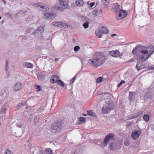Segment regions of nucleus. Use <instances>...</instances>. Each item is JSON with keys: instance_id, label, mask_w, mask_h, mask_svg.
<instances>
[{"instance_id": "nucleus-40", "label": "nucleus", "mask_w": 154, "mask_h": 154, "mask_svg": "<svg viewBox=\"0 0 154 154\" xmlns=\"http://www.w3.org/2000/svg\"><path fill=\"white\" fill-rule=\"evenodd\" d=\"M61 26V28H63L66 29L67 28H68V26L67 24L63 22H62V25Z\"/></svg>"}, {"instance_id": "nucleus-9", "label": "nucleus", "mask_w": 154, "mask_h": 154, "mask_svg": "<svg viewBox=\"0 0 154 154\" xmlns=\"http://www.w3.org/2000/svg\"><path fill=\"white\" fill-rule=\"evenodd\" d=\"M56 16V14L53 13L45 12L44 14V18L48 20H50L53 19Z\"/></svg>"}, {"instance_id": "nucleus-62", "label": "nucleus", "mask_w": 154, "mask_h": 154, "mask_svg": "<svg viewBox=\"0 0 154 154\" xmlns=\"http://www.w3.org/2000/svg\"><path fill=\"white\" fill-rule=\"evenodd\" d=\"M55 61H58V59L57 58H55Z\"/></svg>"}, {"instance_id": "nucleus-21", "label": "nucleus", "mask_w": 154, "mask_h": 154, "mask_svg": "<svg viewBox=\"0 0 154 154\" xmlns=\"http://www.w3.org/2000/svg\"><path fill=\"white\" fill-rule=\"evenodd\" d=\"M52 25H54L55 26L59 27L61 28L62 22L60 21L55 23L53 22L52 23Z\"/></svg>"}, {"instance_id": "nucleus-25", "label": "nucleus", "mask_w": 154, "mask_h": 154, "mask_svg": "<svg viewBox=\"0 0 154 154\" xmlns=\"http://www.w3.org/2000/svg\"><path fill=\"white\" fill-rule=\"evenodd\" d=\"M141 63H143V62H141ZM142 64V63H141L140 62H137V64L136 65V68L138 70H139L142 69L143 67L141 64Z\"/></svg>"}, {"instance_id": "nucleus-55", "label": "nucleus", "mask_w": 154, "mask_h": 154, "mask_svg": "<svg viewBox=\"0 0 154 154\" xmlns=\"http://www.w3.org/2000/svg\"><path fill=\"white\" fill-rule=\"evenodd\" d=\"M8 67L6 66H5V71L6 72H7L8 70Z\"/></svg>"}, {"instance_id": "nucleus-27", "label": "nucleus", "mask_w": 154, "mask_h": 154, "mask_svg": "<svg viewBox=\"0 0 154 154\" xmlns=\"http://www.w3.org/2000/svg\"><path fill=\"white\" fill-rule=\"evenodd\" d=\"M26 103L25 102L22 103L18 104L16 108L17 109H19L21 107L26 106Z\"/></svg>"}, {"instance_id": "nucleus-44", "label": "nucleus", "mask_w": 154, "mask_h": 154, "mask_svg": "<svg viewBox=\"0 0 154 154\" xmlns=\"http://www.w3.org/2000/svg\"><path fill=\"white\" fill-rule=\"evenodd\" d=\"M79 46L76 45L74 47V50L75 51H77L79 50Z\"/></svg>"}, {"instance_id": "nucleus-54", "label": "nucleus", "mask_w": 154, "mask_h": 154, "mask_svg": "<svg viewBox=\"0 0 154 154\" xmlns=\"http://www.w3.org/2000/svg\"><path fill=\"white\" fill-rule=\"evenodd\" d=\"M27 32L29 33V32H30L31 31V28H29L27 29Z\"/></svg>"}, {"instance_id": "nucleus-29", "label": "nucleus", "mask_w": 154, "mask_h": 154, "mask_svg": "<svg viewBox=\"0 0 154 154\" xmlns=\"http://www.w3.org/2000/svg\"><path fill=\"white\" fill-rule=\"evenodd\" d=\"M52 152V150L49 148H46L45 149V151H44V153L45 154H50Z\"/></svg>"}, {"instance_id": "nucleus-12", "label": "nucleus", "mask_w": 154, "mask_h": 154, "mask_svg": "<svg viewBox=\"0 0 154 154\" xmlns=\"http://www.w3.org/2000/svg\"><path fill=\"white\" fill-rule=\"evenodd\" d=\"M120 5L117 3H115V6L112 9L113 11L116 12L117 13L121 12L123 10L121 9Z\"/></svg>"}, {"instance_id": "nucleus-28", "label": "nucleus", "mask_w": 154, "mask_h": 154, "mask_svg": "<svg viewBox=\"0 0 154 154\" xmlns=\"http://www.w3.org/2000/svg\"><path fill=\"white\" fill-rule=\"evenodd\" d=\"M39 121V117L38 116H36L34 119V125H36L38 122Z\"/></svg>"}, {"instance_id": "nucleus-8", "label": "nucleus", "mask_w": 154, "mask_h": 154, "mask_svg": "<svg viewBox=\"0 0 154 154\" xmlns=\"http://www.w3.org/2000/svg\"><path fill=\"white\" fill-rule=\"evenodd\" d=\"M118 13L119 14L117 13L115 16L116 19L118 20H121L124 18L128 15L127 12L124 10Z\"/></svg>"}, {"instance_id": "nucleus-50", "label": "nucleus", "mask_w": 154, "mask_h": 154, "mask_svg": "<svg viewBox=\"0 0 154 154\" xmlns=\"http://www.w3.org/2000/svg\"><path fill=\"white\" fill-rule=\"evenodd\" d=\"M95 5L94 2H91L89 4L90 6L91 7H92L94 6Z\"/></svg>"}, {"instance_id": "nucleus-48", "label": "nucleus", "mask_w": 154, "mask_h": 154, "mask_svg": "<svg viewBox=\"0 0 154 154\" xmlns=\"http://www.w3.org/2000/svg\"><path fill=\"white\" fill-rule=\"evenodd\" d=\"M146 96L147 98L148 99H151L152 96H150V95H149V94L148 93H146Z\"/></svg>"}, {"instance_id": "nucleus-57", "label": "nucleus", "mask_w": 154, "mask_h": 154, "mask_svg": "<svg viewBox=\"0 0 154 154\" xmlns=\"http://www.w3.org/2000/svg\"><path fill=\"white\" fill-rule=\"evenodd\" d=\"M94 12L95 13L97 14L98 12V11L97 10H95L94 11Z\"/></svg>"}, {"instance_id": "nucleus-61", "label": "nucleus", "mask_w": 154, "mask_h": 154, "mask_svg": "<svg viewBox=\"0 0 154 154\" xmlns=\"http://www.w3.org/2000/svg\"><path fill=\"white\" fill-rule=\"evenodd\" d=\"M87 115H88V114H86L85 113H83L82 115V116H86Z\"/></svg>"}, {"instance_id": "nucleus-14", "label": "nucleus", "mask_w": 154, "mask_h": 154, "mask_svg": "<svg viewBox=\"0 0 154 154\" xmlns=\"http://www.w3.org/2000/svg\"><path fill=\"white\" fill-rule=\"evenodd\" d=\"M136 93L135 92H129L128 98L130 101H133L135 98V95Z\"/></svg>"}, {"instance_id": "nucleus-60", "label": "nucleus", "mask_w": 154, "mask_h": 154, "mask_svg": "<svg viewBox=\"0 0 154 154\" xmlns=\"http://www.w3.org/2000/svg\"><path fill=\"white\" fill-rule=\"evenodd\" d=\"M116 35V34H113L111 35V36L112 37H113Z\"/></svg>"}, {"instance_id": "nucleus-32", "label": "nucleus", "mask_w": 154, "mask_h": 154, "mask_svg": "<svg viewBox=\"0 0 154 154\" xmlns=\"http://www.w3.org/2000/svg\"><path fill=\"white\" fill-rule=\"evenodd\" d=\"M109 145L110 149L112 150H114L115 146L114 143L112 142H111L109 143Z\"/></svg>"}, {"instance_id": "nucleus-53", "label": "nucleus", "mask_w": 154, "mask_h": 154, "mask_svg": "<svg viewBox=\"0 0 154 154\" xmlns=\"http://www.w3.org/2000/svg\"><path fill=\"white\" fill-rule=\"evenodd\" d=\"M103 4L105 6H107V5L108 4V2H103Z\"/></svg>"}, {"instance_id": "nucleus-38", "label": "nucleus", "mask_w": 154, "mask_h": 154, "mask_svg": "<svg viewBox=\"0 0 154 154\" xmlns=\"http://www.w3.org/2000/svg\"><path fill=\"white\" fill-rule=\"evenodd\" d=\"M103 78L102 77H98L96 80V82L97 83H99L101 82L103 80Z\"/></svg>"}, {"instance_id": "nucleus-17", "label": "nucleus", "mask_w": 154, "mask_h": 154, "mask_svg": "<svg viewBox=\"0 0 154 154\" xmlns=\"http://www.w3.org/2000/svg\"><path fill=\"white\" fill-rule=\"evenodd\" d=\"M21 84L18 83H16V85L14 88V90L15 91H17L20 90L21 88Z\"/></svg>"}, {"instance_id": "nucleus-26", "label": "nucleus", "mask_w": 154, "mask_h": 154, "mask_svg": "<svg viewBox=\"0 0 154 154\" xmlns=\"http://www.w3.org/2000/svg\"><path fill=\"white\" fill-rule=\"evenodd\" d=\"M87 112H88L87 114L89 116H93L94 117L96 116V115L95 112H94V111L93 110H89L88 111H87Z\"/></svg>"}, {"instance_id": "nucleus-63", "label": "nucleus", "mask_w": 154, "mask_h": 154, "mask_svg": "<svg viewBox=\"0 0 154 154\" xmlns=\"http://www.w3.org/2000/svg\"><path fill=\"white\" fill-rule=\"evenodd\" d=\"M154 68V67H153V66H150V67H149L150 69V68Z\"/></svg>"}, {"instance_id": "nucleus-41", "label": "nucleus", "mask_w": 154, "mask_h": 154, "mask_svg": "<svg viewBox=\"0 0 154 154\" xmlns=\"http://www.w3.org/2000/svg\"><path fill=\"white\" fill-rule=\"evenodd\" d=\"M79 121L82 123L84 122H85V119L84 117H80L79 118Z\"/></svg>"}, {"instance_id": "nucleus-6", "label": "nucleus", "mask_w": 154, "mask_h": 154, "mask_svg": "<svg viewBox=\"0 0 154 154\" xmlns=\"http://www.w3.org/2000/svg\"><path fill=\"white\" fill-rule=\"evenodd\" d=\"M113 108V104L110 102H106L104 104L102 108V110L104 114L107 113Z\"/></svg>"}, {"instance_id": "nucleus-1", "label": "nucleus", "mask_w": 154, "mask_h": 154, "mask_svg": "<svg viewBox=\"0 0 154 154\" xmlns=\"http://www.w3.org/2000/svg\"><path fill=\"white\" fill-rule=\"evenodd\" d=\"M154 52V47L152 45L146 47L141 45H138L132 51L136 59L144 62L148 59Z\"/></svg>"}, {"instance_id": "nucleus-31", "label": "nucleus", "mask_w": 154, "mask_h": 154, "mask_svg": "<svg viewBox=\"0 0 154 154\" xmlns=\"http://www.w3.org/2000/svg\"><path fill=\"white\" fill-rule=\"evenodd\" d=\"M102 33V34H106L108 32V30L104 27L100 28Z\"/></svg>"}, {"instance_id": "nucleus-49", "label": "nucleus", "mask_w": 154, "mask_h": 154, "mask_svg": "<svg viewBox=\"0 0 154 154\" xmlns=\"http://www.w3.org/2000/svg\"><path fill=\"white\" fill-rule=\"evenodd\" d=\"M124 143L126 146H128L129 144V143L128 141H126Z\"/></svg>"}, {"instance_id": "nucleus-20", "label": "nucleus", "mask_w": 154, "mask_h": 154, "mask_svg": "<svg viewBox=\"0 0 154 154\" xmlns=\"http://www.w3.org/2000/svg\"><path fill=\"white\" fill-rule=\"evenodd\" d=\"M37 78L39 80H42L44 79L45 76L42 73H39L37 75Z\"/></svg>"}, {"instance_id": "nucleus-59", "label": "nucleus", "mask_w": 154, "mask_h": 154, "mask_svg": "<svg viewBox=\"0 0 154 154\" xmlns=\"http://www.w3.org/2000/svg\"><path fill=\"white\" fill-rule=\"evenodd\" d=\"M152 129L154 131V124L152 125Z\"/></svg>"}, {"instance_id": "nucleus-37", "label": "nucleus", "mask_w": 154, "mask_h": 154, "mask_svg": "<svg viewBox=\"0 0 154 154\" xmlns=\"http://www.w3.org/2000/svg\"><path fill=\"white\" fill-rule=\"evenodd\" d=\"M5 150L4 154H12V153L11 151L10 150H8L6 147L5 148Z\"/></svg>"}, {"instance_id": "nucleus-34", "label": "nucleus", "mask_w": 154, "mask_h": 154, "mask_svg": "<svg viewBox=\"0 0 154 154\" xmlns=\"http://www.w3.org/2000/svg\"><path fill=\"white\" fill-rule=\"evenodd\" d=\"M143 119L146 122H148V121H149V116L147 114H146L144 115L143 117Z\"/></svg>"}, {"instance_id": "nucleus-5", "label": "nucleus", "mask_w": 154, "mask_h": 154, "mask_svg": "<svg viewBox=\"0 0 154 154\" xmlns=\"http://www.w3.org/2000/svg\"><path fill=\"white\" fill-rule=\"evenodd\" d=\"M44 29L43 27H39L37 28L31 35H33L34 36L40 39H43V33Z\"/></svg>"}, {"instance_id": "nucleus-19", "label": "nucleus", "mask_w": 154, "mask_h": 154, "mask_svg": "<svg viewBox=\"0 0 154 154\" xmlns=\"http://www.w3.org/2000/svg\"><path fill=\"white\" fill-rule=\"evenodd\" d=\"M16 125L18 128H21L22 131L25 129V127L23 126V123L22 122H19V123H17Z\"/></svg>"}, {"instance_id": "nucleus-58", "label": "nucleus", "mask_w": 154, "mask_h": 154, "mask_svg": "<svg viewBox=\"0 0 154 154\" xmlns=\"http://www.w3.org/2000/svg\"><path fill=\"white\" fill-rule=\"evenodd\" d=\"M125 82V81L123 80H121L120 82L122 84Z\"/></svg>"}, {"instance_id": "nucleus-36", "label": "nucleus", "mask_w": 154, "mask_h": 154, "mask_svg": "<svg viewBox=\"0 0 154 154\" xmlns=\"http://www.w3.org/2000/svg\"><path fill=\"white\" fill-rule=\"evenodd\" d=\"M42 4L40 2H38L35 3L34 4V6L35 7H39L40 8H43V6L42 5Z\"/></svg>"}, {"instance_id": "nucleus-56", "label": "nucleus", "mask_w": 154, "mask_h": 154, "mask_svg": "<svg viewBox=\"0 0 154 154\" xmlns=\"http://www.w3.org/2000/svg\"><path fill=\"white\" fill-rule=\"evenodd\" d=\"M122 85V84L120 83H119V84H118V85H117V87H119L121 86V85Z\"/></svg>"}, {"instance_id": "nucleus-33", "label": "nucleus", "mask_w": 154, "mask_h": 154, "mask_svg": "<svg viewBox=\"0 0 154 154\" xmlns=\"http://www.w3.org/2000/svg\"><path fill=\"white\" fill-rule=\"evenodd\" d=\"M121 144L120 143H116L115 144L114 149L117 150L119 149L121 147Z\"/></svg>"}, {"instance_id": "nucleus-18", "label": "nucleus", "mask_w": 154, "mask_h": 154, "mask_svg": "<svg viewBox=\"0 0 154 154\" xmlns=\"http://www.w3.org/2000/svg\"><path fill=\"white\" fill-rule=\"evenodd\" d=\"M81 21L84 23L86 22H90V19L88 17L86 16H82L81 18Z\"/></svg>"}, {"instance_id": "nucleus-15", "label": "nucleus", "mask_w": 154, "mask_h": 154, "mask_svg": "<svg viewBox=\"0 0 154 154\" xmlns=\"http://www.w3.org/2000/svg\"><path fill=\"white\" fill-rule=\"evenodd\" d=\"M59 77L57 75H54L51 78V82L53 83L57 82L58 80Z\"/></svg>"}, {"instance_id": "nucleus-35", "label": "nucleus", "mask_w": 154, "mask_h": 154, "mask_svg": "<svg viewBox=\"0 0 154 154\" xmlns=\"http://www.w3.org/2000/svg\"><path fill=\"white\" fill-rule=\"evenodd\" d=\"M89 22H87L83 23V26L85 29H87L88 27Z\"/></svg>"}, {"instance_id": "nucleus-3", "label": "nucleus", "mask_w": 154, "mask_h": 154, "mask_svg": "<svg viewBox=\"0 0 154 154\" xmlns=\"http://www.w3.org/2000/svg\"><path fill=\"white\" fill-rule=\"evenodd\" d=\"M59 3H56L54 5L55 10L59 11H62L67 8L68 7L69 1L68 0H58Z\"/></svg>"}, {"instance_id": "nucleus-7", "label": "nucleus", "mask_w": 154, "mask_h": 154, "mask_svg": "<svg viewBox=\"0 0 154 154\" xmlns=\"http://www.w3.org/2000/svg\"><path fill=\"white\" fill-rule=\"evenodd\" d=\"M115 135L114 133H111L107 135L105 137L103 142V144L106 146L107 144L111 140H115Z\"/></svg>"}, {"instance_id": "nucleus-2", "label": "nucleus", "mask_w": 154, "mask_h": 154, "mask_svg": "<svg viewBox=\"0 0 154 154\" xmlns=\"http://www.w3.org/2000/svg\"><path fill=\"white\" fill-rule=\"evenodd\" d=\"M106 60L103 53L97 52L94 53V59L89 60L88 62L91 64H93L95 67H97L103 64Z\"/></svg>"}, {"instance_id": "nucleus-13", "label": "nucleus", "mask_w": 154, "mask_h": 154, "mask_svg": "<svg viewBox=\"0 0 154 154\" xmlns=\"http://www.w3.org/2000/svg\"><path fill=\"white\" fill-rule=\"evenodd\" d=\"M109 54L111 56L115 57H118L119 56V53L118 50L109 51Z\"/></svg>"}, {"instance_id": "nucleus-51", "label": "nucleus", "mask_w": 154, "mask_h": 154, "mask_svg": "<svg viewBox=\"0 0 154 154\" xmlns=\"http://www.w3.org/2000/svg\"><path fill=\"white\" fill-rule=\"evenodd\" d=\"M135 115L134 114L133 116H131L130 117H129V118L131 119H132L136 118V117L135 116Z\"/></svg>"}, {"instance_id": "nucleus-42", "label": "nucleus", "mask_w": 154, "mask_h": 154, "mask_svg": "<svg viewBox=\"0 0 154 154\" xmlns=\"http://www.w3.org/2000/svg\"><path fill=\"white\" fill-rule=\"evenodd\" d=\"M143 113V112L141 111H140L134 114L135 115L136 117H137L138 116H139L141 115Z\"/></svg>"}, {"instance_id": "nucleus-47", "label": "nucleus", "mask_w": 154, "mask_h": 154, "mask_svg": "<svg viewBox=\"0 0 154 154\" xmlns=\"http://www.w3.org/2000/svg\"><path fill=\"white\" fill-rule=\"evenodd\" d=\"M102 94H104V95L103 96H104L105 95H106V97H109V93L107 92H104L102 93Z\"/></svg>"}, {"instance_id": "nucleus-46", "label": "nucleus", "mask_w": 154, "mask_h": 154, "mask_svg": "<svg viewBox=\"0 0 154 154\" xmlns=\"http://www.w3.org/2000/svg\"><path fill=\"white\" fill-rule=\"evenodd\" d=\"M76 79V77L74 76L72 79H71L70 82V84L72 85L74 82V81Z\"/></svg>"}, {"instance_id": "nucleus-23", "label": "nucleus", "mask_w": 154, "mask_h": 154, "mask_svg": "<svg viewBox=\"0 0 154 154\" xmlns=\"http://www.w3.org/2000/svg\"><path fill=\"white\" fill-rule=\"evenodd\" d=\"M7 110V109L6 106L4 105L2 107V108L0 110V112L2 113H5V112Z\"/></svg>"}, {"instance_id": "nucleus-30", "label": "nucleus", "mask_w": 154, "mask_h": 154, "mask_svg": "<svg viewBox=\"0 0 154 154\" xmlns=\"http://www.w3.org/2000/svg\"><path fill=\"white\" fill-rule=\"evenodd\" d=\"M57 84L61 87H64V83L63 81L60 80H59L57 81Z\"/></svg>"}, {"instance_id": "nucleus-52", "label": "nucleus", "mask_w": 154, "mask_h": 154, "mask_svg": "<svg viewBox=\"0 0 154 154\" xmlns=\"http://www.w3.org/2000/svg\"><path fill=\"white\" fill-rule=\"evenodd\" d=\"M6 63L5 65V66L8 67V61L7 60H6Z\"/></svg>"}, {"instance_id": "nucleus-10", "label": "nucleus", "mask_w": 154, "mask_h": 154, "mask_svg": "<svg viewBox=\"0 0 154 154\" xmlns=\"http://www.w3.org/2000/svg\"><path fill=\"white\" fill-rule=\"evenodd\" d=\"M141 133V131L140 130H134L131 134L132 138L134 140H136L138 138Z\"/></svg>"}, {"instance_id": "nucleus-45", "label": "nucleus", "mask_w": 154, "mask_h": 154, "mask_svg": "<svg viewBox=\"0 0 154 154\" xmlns=\"http://www.w3.org/2000/svg\"><path fill=\"white\" fill-rule=\"evenodd\" d=\"M35 89L37 90V91H40L42 90L41 87L39 85H36L35 87Z\"/></svg>"}, {"instance_id": "nucleus-11", "label": "nucleus", "mask_w": 154, "mask_h": 154, "mask_svg": "<svg viewBox=\"0 0 154 154\" xmlns=\"http://www.w3.org/2000/svg\"><path fill=\"white\" fill-rule=\"evenodd\" d=\"M34 152L37 154H44V149L39 146H36L35 147Z\"/></svg>"}, {"instance_id": "nucleus-43", "label": "nucleus", "mask_w": 154, "mask_h": 154, "mask_svg": "<svg viewBox=\"0 0 154 154\" xmlns=\"http://www.w3.org/2000/svg\"><path fill=\"white\" fill-rule=\"evenodd\" d=\"M48 7H46L45 8V6H43V8H41L40 9V10L41 11H47L48 10Z\"/></svg>"}, {"instance_id": "nucleus-22", "label": "nucleus", "mask_w": 154, "mask_h": 154, "mask_svg": "<svg viewBox=\"0 0 154 154\" xmlns=\"http://www.w3.org/2000/svg\"><path fill=\"white\" fill-rule=\"evenodd\" d=\"M75 4L78 6H82L84 4L83 0H77L75 2Z\"/></svg>"}, {"instance_id": "nucleus-39", "label": "nucleus", "mask_w": 154, "mask_h": 154, "mask_svg": "<svg viewBox=\"0 0 154 154\" xmlns=\"http://www.w3.org/2000/svg\"><path fill=\"white\" fill-rule=\"evenodd\" d=\"M3 14L4 15L7 16V17L8 18H12V15L10 14H9V13L4 12H3Z\"/></svg>"}, {"instance_id": "nucleus-4", "label": "nucleus", "mask_w": 154, "mask_h": 154, "mask_svg": "<svg viewBox=\"0 0 154 154\" xmlns=\"http://www.w3.org/2000/svg\"><path fill=\"white\" fill-rule=\"evenodd\" d=\"M62 128V123L61 121H57L52 124L51 130L53 132L56 133L57 131H60Z\"/></svg>"}, {"instance_id": "nucleus-64", "label": "nucleus", "mask_w": 154, "mask_h": 154, "mask_svg": "<svg viewBox=\"0 0 154 154\" xmlns=\"http://www.w3.org/2000/svg\"><path fill=\"white\" fill-rule=\"evenodd\" d=\"M102 1L103 2H108L107 1V0H102Z\"/></svg>"}, {"instance_id": "nucleus-24", "label": "nucleus", "mask_w": 154, "mask_h": 154, "mask_svg": "<svg viewBox=\"0 0 154 154\" xmlns=\"http://www.w3.org/2000/svg\"><path fill=\"white\" fill-rule=\"evenodd\" d=\"M96 35L99 38L101 37L103 34L101 30V29L100 28H98V31L97 32H96Z\"/></svg>"}, {"instance_id": "nucleus-16", "label": "nucleus", "mask_w": 154, "mask_h": 154, "mask_svg": "<svg viewBox=\"0 0 154 154\" xmlns=\"http://www.w3.org/2000/svg\"><path fill=\"white\" fill-rule=\"evenodd\" d=\"M23 67L27 68H32L33 67V65L32 64L27 62L23 63Z\"/></svg>"}]
</instances>
